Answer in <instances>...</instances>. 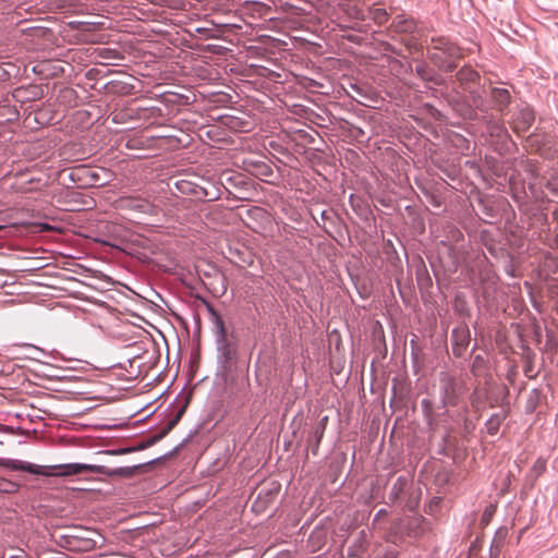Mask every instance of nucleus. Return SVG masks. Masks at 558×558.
Here are the masks:
<instances>
[{
    "mask_svg": "<svg viewBox=\"0 0 558 558\" xmlns=\"http://www.w3.org/2000/svg\"><path fill=\"white\" fill-rule=\"evenodd\" d=\"M96 532L85 527H73L64 535L65 544L72 551H90L96 547L93 538Z\"/></svg>",
    "mask_w": 558,
    "mask_h": 558,
    "instance_id": "1",
    "label": "nucleus"
},
{
    "mask_svg": "<svg viewBox=\"0 0 558 558\" xmlns=\"http://www.w3.org/2000/svg\"><path fill=\"white\" fill-rule=\"evenodd\" d=\"M46 472L43 473L44 476H70L81 474L83 472H92L104 474L105 466L101 465H93L85 463H68V464H58V465H48L45 466Z\"/></svg>",
    "mask_w": 558,
    "mask_h": 558,
    "instance_id": "2",
    "label": "nucleus"
},
{
    "mask_svg": "<svg viewBox=\"0 0 558 558\" xmlns=\"http://www.w3.org/2000/svg\"><path fill=\"white\" fill-rule=\"evenodd\" d=\"M460 386L451 377L447 376L441 381V400L444 405H456L459 401Z\"/></svg>",
    "mask_w": 558,
    "mask_h": 558,
    "instance_id": "3",
    "label": "nucleus"
},
{
    "mask_svg": "<svg viewBox=\"0 0 558 558\" xmlns=\"http://www.w3.org/2000/svg\"><path fill=\"white\" fill-rule=\"evenodd\" d=\"M1 465L10 469V470H19V471H25L32 474L43 475V473H47L45 470V466L37 465L33 463L23 462L20 460H11L7 459L3 460Z\"/></svg>",
    "mask_w": 558,
    "mask_h": 558,
    "instance_id": "4",
    "label": "nucleus"
},
{
    "mask_svg": "<svg viewBox=\"0 0 558 558\" xmlns=\"http://www.w3.org/2000/svg\"><path fill=\"white\" fill-rule=\"evenodd\" d=\"M535 119L534 112L529 109L524 108L521 109L515 118L513 119V130L517 133L525 132L530 129V126L533 124Z\"/></svg>",
    "mask_w": 558,
    "mask_h": 558,
    "instance_id": "5",
    "label": "nucleus"
},
{
    "mask_svg": "<svg viewBox=\"0 0 558 558\" xmlns=\"http://www.w3.org/2000/svg\"><path fill=\"white\" fill-rule=\"evenodd\" d=\"M220 335L218 339V350L226 361H230L235 356L234 347L228 341L222 322H219Z\"/></svg>",
    "mask_w": 558,
    "mask_h": 558,
    "instance_id": "6",
    "label": "nucleus"
},
{
    "mask_svg": "<svg viewBox=\"0 0 558 558\" xmlns=\"http://www.w3.org/2000/svg\"><path fill=\"white\" fill-rule=\"evenodd\" d=\"M185 409L182 408L168 423L167 425L158 433L156 434L155 436H153V438L150 439L149 441V445L151 444H155L159 440H161L163 437H166L168 435V433L170 430H172L174 428V426L179 423V421L181 420L183 413H184Z\"/></svg>",
    "mask_w": 558,
    "mask_h": 558,
    "instance_id": "7",
    "label": "nucleus"
},
{
    "mask_svg": "<svg viewBox=\"0 0 558 558\" xmlns=\"http://www.w3.org/2000/svg\"><path fill=\"white\" fill-rule=\"evenodd\" d=\"M457 77L461 83L475 82L480 75L470 66H463L458 73Z\"/></svg>",
    "mask_w": 558,
    "mask_h": 558,
    "instance_id": "8",
    "label": "nucleus"
},
{
    "mask_svg": "<svg viewBox=\"0 0 558 558\" xmlns=\"http://www.w3.org/2000/svg\"><path fill=\"white\" fill-rule=\"evenodd\" d=\"M452 337L456 339L458 350H453L456 355H460V351L469 343V335L464 330H454Z\"/></svg>",
    "mask_w": 558,
    "mask_h": 558,
    "instance_id": "9",
    "label": "nucleus"
},
{
    "mask_svg": "<svg viewBox=\"0 0 558 558\" xmlns=\"http://www.w3.org/2000/svg\"><path fill=\"white\" fill-rule=\"evenodd\" d=\"M493 98L500 105L506 106L509 104L510 94L507 89L504 88H494L493 89Z\"/></svg>",
    "mask_w": 558,
    "mask_h": 558,
    "instance_id": "10",
    "label": "nucleus"
},
{
    "mask_svg": "<svg viewBox=\"0 0 558 558\" xmlns=\"http://www.w3.org/2000/svg\"><path fill=\"white\" fill-rule=\"evenodd\" d=\"M504 416H500L499 414H496V415H493L486 423V427H487V432L490 434V435H495L498 429H499V426L501 424V421H502Z\"/></svg>",
    "mask_w": 558,
    "mask_h": 558,
    "instance_id": "11",
    "label": "nucleus"
},
{
    "mask_svg": "<svg viewBox=\"0 0 558 558\" xmlns=\"http://www.w3.org/2000/svg\"><path fill=\"white\" fill-rule=\"evenodd\" d=\"M136 470H137V466L119 468V469L112 470L111 472H108L107 474L130 477V476L134 475Z\"/></svg>",
    "mask_w": 558,
    "mask_h": 558,
    "instance_id": "12",
    "label": "nucleus"
},
{
    "mask_svg": "<svg viewBox=\"0 0 558 558\" xmlns=\"http://www.w3.org/2000/svg\"><path fill=\"white\" fill-rule=\"evenodd\" d=\"M397 20H398L397 27L401 32H411L413 29V27H414L413 21L401 20V16H398Z\"/></svg>",
    "mask_w": 558,
    "mask_h": 558,
    "instance_id": "13",
    "label": "nucleus"
},
{
    "mask_svg": "<svg viewBox=\"0 0 558 558\" xmlns=\"http://www.w3.org/2000/svg\"><path fill=\"white\" fill-rule=\"evenodd\" d=\"M374 20L379 24L386 23L388 21V13L386 10L376 9L374 11Z\"/></svg>",
    "mask_w": 558,
    "mask_h": 558,
    "instance_id": "14",
    "label": "nucleus"
},
{
    "mask_svg": "<svg viewBox=\"0 0 558 558\" xmlns=\"http://www.w3.org/2000/svg\"><path fill=\"white\" fill-rule=\"evenodd\" d=\"M545 468H546V463H545V461H543V460H541V459H538V460L534 463V465H533V469H534L535 471H537V473H538V474H539V473H542V472L545 470Z\"/></svg>",
    "mask_w": 558,
    "mask_h": 558,
    "instance_id": "15",
    "label": "nucleus"
},
{
    "mask_svg": "<svg viewBox=\"0 0 558 558\" xmlns=\"http://www.w3.org/2000/svg\"><path fill=\"white\" fill-rule=\"evenodd\" d=\"M7 486L8 487H5V488L0 487V490H4L7 493H12L17 489V486L14 483H7Z\"/></svg>",
    "mask_w": 558,
    "mask_h": 558,
    "instance_id": "16",
    "label": "nucleus"
},
{
    "mask_svg": "<svg viewBox=\"0 0 558 558\" xmlns=\"http://www.w3.org/2000/svg\"><path fill=\"white\" fill-rule=\"evenodd\" d=\"M437 43H439V45H437L436 48H442L441 45H445L442 39H437Z\"/></svg>",
    "mask_w": 558,
    "mask_h": 558,
    "instance_id": "17",
    "label": "nucleus"
},
{
    "mask_svg": "<svg viewBox=\"0 0 558 558\" xmlns=\"http://www.w3.org/2000/svg\"><path fill=\"white\" fill-rule=\"evenodd\" d=\"M492 512H488L487 510L484 512L483 518L490 517Z\"/></svg>",
    "mask_w": 558,
    "mask_h": 558,
    "instance_id": "18",
    "label": "nucleus"
},
{
    "mask_svg": "<svg viewBox=\"0 0 558 558\" xmlns=\"http://www.w3.org/2000/svg\"><path fill=\"white\" fill-rule=\"evenodd\" d=\"M86 172L90 175V177H95V174L92 172V170L87 169Z\"/></svg>",
    "mask_w": 558,
    "mask_h": 558,
    "instance_id": "19",
    "label": "nucleus"
}]
</instances>
